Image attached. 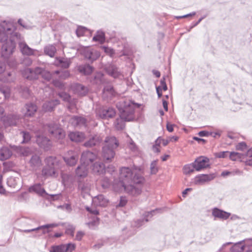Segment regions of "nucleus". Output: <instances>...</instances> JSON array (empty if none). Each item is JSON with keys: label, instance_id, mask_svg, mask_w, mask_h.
<instances>
[{"label": "nucleus", "instance_id": "16", "mask_svg": "<svg viewBox=\"0 0 252 252\" xmlns=\"http://www.w3.org/2000/svg\"><path fill=\"white\" fill-rule=\"evenodd\" d=\"M68 156L63 157V159L66 163L69 166H74L76 164L78 159V155L76 153L70 151L68 152Z\"/></svg>", "mask_w": 252, "mask_h": 252}, {"label": "nucleus", "instance_id": "23", "mask_svg": "<svg viewBox=\"0 0 252 252\" xmlns=\"http://www.w3.org/2000/svg\"><path fill=\"white\" fill-rule=\"evenodd\" d=\"M37 110L36 106L32 103H27L25 106L23 113L27 117H31L32 116Z\"/></svg>", "mask_w": 252, "mask_h": 252}, {"label": "nucleus", "instance_id": "41", "mask_svg": "<svg viewBox=\"0 0 252 252\" xmlns=\"http://www.w3.org/2000/svg\"><path fill=\"white\" fill-rule=\"evenodd\" d=\"M195 169L194 165L192 164H187L184 166L183 168L184 173L185 174H189L194 171Z\"/></svg>", "mask_w": 252, "mask_h": 252}, {"label": "nucleus", "instance_id": "38", "mask_svg": "<svg viewBox=\"0 0 252 252\" xmlns=\"http://www.w3.org/2000/svg\"><path fill=\"white\" fill-rule=\"evenodd\" d=\"M41 71L42 68L39 67H36L34 70L32 69V73L31 76H28V79L32 80L37 79Z\"/></svg>", "mask_w": 252, "mask_h": 252}, {"label": "nucleus", "instance_id": "25", "mask_svg": "<svg viewBox=\"0 0 252 252\" xmlns=\"http://www.w3.org/2000/svg\"><path fill=\"white\" fill-rule=\"evenodd\" d=\"M92 169L94 173L98 175L103 174L105 170L104 164L100 161L95 162L92 165Z\"/></svg>", "mask_w": 252, "mask_h": 252}, {"label": "nucleus", "instance_id": "54", "mask_svg": "<svg viewBox=\"0 0 252 252\" xmlns=\"http://www.w3.org/2000/svg\"><path fill=\"white\" fill-rule=\"evenodd\" d=\"M229 153L228 151L220 152L217 154V157L219 158H226L229 157Z\"/></svg>", "mask_w": 252, "mask_h": 252}, {"label": "nucleus", "instance_id": "57", "mask_svg": "<svg viewBox=\"0 0 252 252\" xmlns=\"http://www.w3.org/2000/svg\"><path fill=\"white\" fill-rule=\"evenodd\" d=\"M228 137L231 140H240V138L241 137H238V135L234 133H229L228 134ZM242 139H244L243 137H242Z\"/></svg>", "mask_w": 252, "mask_h": 252}, {"label": "nucleus", "instance_id": "36", "mask_svg": "<svg viewBox=\"0 0 252 252\" xmlns=\"http://www.w3.org/2000/svg\"><path fill=\"white\" fill-rule=\"evenodd\" d=\"M58 95L60 97L62 98L63 101L69 103V106H68L69 109H70L71 106L75 104V100H74L73 102H71L70 101V96L68 94L64 92H61L58 94Z\"/></svg>", "mask_w": 252, "mask_h": 252}, {"label": "nucleus", "instance_id": "45", "mask_svg": "<svg viewBox=\"0 0 252 252\" xmlns=\"http://www.w3.org/2000/svg\"><path fill=\"white\" fill-rule=\"evenodd\" d=\"M40 75H41L44 79L47 81H49L52 78V75L50 72L43 68H42V71L40 73Z\"/></svg>", "mask_w": 252, "mask_h": 252}, {"label": "nucleus", "instance_id": "58", "mask_svg": "<svg viewBox=\"0 0 252 252\" xmlns=\"http://www.w3.org/2000/svg\"><path fill=\"white\" fill-rule=\"evenodd\" d=\"M98 223L99 219L95 218L93 221L89 222L87 224L90 228H93L94 226L98 225Z\"/></svg>", "mask_w": 252, "mask_h": 252}, {"label": "nucleus", "instance_id": "34", "mask_svg": "<svg viewBox=\"0 0 252 252\" xmlns=\"http://www.w3.org/2000/svg\"><path fill=\"white\" fill-rule=\"evenodd\" d=\"M93 40L97 41L100 43H103L105 40V33L102 31H98L96 35L93 38Z\"/></svg>", "mask_w": 252, "mask_h": 252}, {"label": "nucleus", "instance_id": "18", "mask_svg": "<svg viewBox=\"0 0 252 252\" xmlns=\"http://www.w3.org/2000/svg\"><path fill=\"white\" fill-rule=\"evenodd\" d=\"M68 137L72 142H82L86 139V135L82 132H70Z\"/></svg>", "mask_w": 252, "mask_h": 252}, {"label": "nucleus", "instance_id": "60", "mask_svg": "<svg viewBox=\"0 0 252 252\" xmlns=\"http://www.w3.org/2000/svg\"><path fill=\"white\" fill-rule=\"evenodd\" d=\"M157 211V210H153L150 212H148L145 213L144 219L146 222H147L149 220L147 218L149 216H150L151 217L153 216L154 214Z\"/></svg>", "mask_w": 252, "mask_h": 252}, {"label": "nucleus", "instance_id": "32", "mask_svg": "<svg viewBox=\"0 0 252 252\" xmlns=\"http://www.w3.org/2000/svg\"><path fill=\"white\" fill-rule=\"evenodd\" d=\"M44 51L46 55L53 57L56 53L57 49L55 45L49 44L44 47Z\"/></svg>", "mask_w": 252, "mask_h": 252}, {"label": "nucleus", "instance_id": "8", "mask_svg": "<svg viewBox=\"0 0 252 252\" xmlns=\"http://www.w3.org/2000/svg\"><path fill=\"white\" fill-rule=\"evenodd\" d=\"M5 64L2 63H0V80L6 82L13 81L15 78L13 74L9 71H5Z\"/></svg>", "mask_w": 252, "mask_h": 252}, {"label": "nucleus", "instance_id": "3", "mask_svg": "<svg viewBox=\"0 0 252 252\" xmlns=\"http://www.w3.org/2000/svg\"><path fill=\"white\" fill-rule=\"evenodd\" d=\"M120 113V118H117L114 126L118 130L123 129L125 127V121H131L134 119V109L139 105L131 102L127 99H122L116 104Z\"/></svg>", "mask_w": 252, "mask_h": 252}, {"label": "nucleus", "instance_id": "43", "mask_svg": "<svg viewBox=\"0 0 252 252\" xmlns=\"http://www.w3.org/2000/svg\"><path fill=\"white\" fill-rule=\"evenodd\" d=\"M88 31V29L85 27H79L76 30V33L77 36L80 37L85 35Z\"/></svg>", "mask_w": 252, "mask_h": 252}, {"label": "nucleus", "instance_id": "2", "mask_svg": "<svg viewBox=\"0 0 252 252\" xmlns=\"http://www.w3.org/2000/svg\"><path fill=\"white\" fill-rule=\"evenodd\" d=\"M21 39V35L16 32L14 23L12 20H4L0 23V43L1 55L8 58L13 53L16 41Z\"/></svg>", "mask_w": 252, "mask_h": 252}, {"label": "nucleus", "instance_id": "19", "mask_svg": "<svg viewBox=\"0 0 252 252\" xmlns=\"http://www.w3.org/2000/svg\"><path fill=\"white\" fill-rule=\"evenodd\" d=\"M19 47L21 52L23 55L27 56L33 55H34V52L36 51L35 50L29 47L25 42H19Z\"/></svg>", "mask_w": 252, "mask_h": 252}, {"label": "nucleus", "instance_id": "50", "mask_svg": "<svg viewBox=\"0 0 252 252\" xmlns=\"http://www.w3.org/2000/svg\"><path fill=\"white\" fill-rule=\"evenodd\" d=\"M20 135L23 137L22 142H29L31 140L30 134L28 132L22 131L20 132Z\"/></svg>", "mask_w": 252, "mask_h": 252}, {"label": "nucleus", "instance_id": "59", "mask_svg": "<svg viewBox=\"0 0 252 252\" xmlns=\"http://www.w3.org/2000/svg\"><path fill=\"white\" fill-rule=\"evenodd\" d=\"M127 203V199L126 197L122 196L120 198V202L117 206L124 207Z\"/></svg>", "mask_w": 252, "mask_h": 252}, {"label": "nucleus", "instance_id": "24", "mask_svg": "<svg viewBox=\"0 0 252 252\" xmlns=\"http://www.w3.org/2000/svg\"><path fill=\"white\" fill-rule=\"evenodd\" d=\"M94 205L98 206L104 207L108 202V199L102 194H99L93 199Z\"/></svg>", "mask_w": 252, "mask_h": 252}, {"label": "nucleus", "instance_id": "47", "mask_svg": "<svg viewBox=\"0 0 252 252\" xmlns=\"http://www.w3.org/2000/svg\"><path fill=\"white\" fill-rule=\"evenodd\" d=\"M101 49L106 54L109 55L110 57H113L115 54V51L111 47L102 46Z\"/></svg>", "mask_w": 252, "mask_h": 252}, {"label": "nucleus", "instance_id": "13", "mask_svg": "<svg viewBox=\"0 0 252 252\" xmlns=\"http://www.w3.org/2000/svg\"><path fill=\"white\" fill-rule=\"evenodd\" d=\"M29 163L32 170L36 171L42 165V161L39 156L34 154L31 157Z\"/></svg>", "mask_w": 252, "mask_h": 252}, {"label": "nucleus", "instance_id": "55", "mask_svg": "<svg viewBox=\"0 0 252 252\" xmlns=\"http://www.w3.org/2000/svg\"><path fill=\"white\" fill-rule=\"evenodd\" d=\"M78 121V116H73L71 117L69 120V123L73 125L74 126H78V124L77 122Z\"/></svg>", "mask_w": 252, "mask_h": 252}, {"label": "nucleus", "instance_id": "20", "mask_svg": "<svg viewBox=\"0 0 252 252\" xmlns=\"http://www.w3.org/2000/svg\"><path fill=\"white\" fill-rule=\"evenodd\" d=\"M107 73L114 78L119 77L121 75V72L119 69L114 64H110L105 67Z\"/></svg>", "mask_w": 252, "mask_h": 252}, {"label": "nucleus", "instance_id": "14", "mask_svg": "<svg viewBox=\"0 0 252 252\" xmlns=\"http://www.w3.org/2000/svg\"><path fill=\"white\" fill-rule=\"evenodd\" d=\"M208 162L209 159L207 158L201 157L197 158L193 163L195 169L196 171H200L207 167L209 165Z\"/></svg>", "mask_w": 252, "mask_h": 252}, {"label": "nucleus", "instance_id": "48", "mask_svg": "<svg viewBox=\"0 0 252 252\" xmlns=\"http://www.w3.org/2000/svg\"><path fill=\"white\" fill-rule=\"evenodd\" d=\"M103 136L101 134L94 135L91 137L88 142H102Z\"/></svg>", "mask_w": 252, "mask_h": 252}, {"label": "nucleus", "instance_id": "15", "mask_svg": "<svg viewBox=\"0 0 252 252\" xmlns=\"http://www.w3.org/2000/svg\"><path fill=\"white\" fill-rule=\"evenodd\" d=\"M71 89L74 93L80 96L85 95L88 91V89L87 87L77 83L73 84L71 86Z\"/></svg>", "mask_w": 252, "mask_h": 252}, {"label": "nucleus", "instance_id": "56", "mask_svg": "<svg viewBox=\"0 0 252 252\" xmlns=\"http://www.w3.org/2000/svg\"><path fill=\"white\" fill-rule=\"evenodd\" d=\"M32 73V69L27 68L22 71V74L24 77L28 79V76H31Z\"/></svg>", "mask_w": 252, "mask_h": 252}, {"label": "nucleus", "instance_id": "39", "mask_svg": "<svg viewBox=\"0 0 252 252\" xmlns=\"http://www.w3.org/2000/svg\"><path fill=\"white\" fill-rule=\"evenodd\" d=\"M103 74L101 72H97L94 76L93 79L91 81L93 84L100 85L103 82Z\"/></svg>", "mask_w": 252, "mask_h": 252}, {"label": "nucleus", "instance_id": "52", "mask_svg": "<svg viewBox=\"0 0 252 252\" xmlns=\"http://www.w3.org/2000/svg\"><path fill=\"white\" fill-rule=\"evenodd\" d=\"M38 146L43 148L45 151H48L51 147L50 143H38Z\"/></svg>", "mask_w": 252, "mask_h": 252}, {"label": "nucleus", "instance_id": "9", "mask_svg": "<svg viewBox=\"0 0 252 252\" xmlns=\"http://www.w3.org/2000/svg\"><path fill=\"white\" fill-rule=\"evenodd\" d=\"M75 249V245L69 243L66 245L53 246L51 247L50 252H72Z\"/></svg>", "mask_w": 252, "mask_h": 252}, {"label": "nucleus", "instance_id": "30", "mask_svg": "<svg viewBox=\"0 0 252 252\" xmlns=\"http://www.w3.org/2000/svg\"><path fill=\"white\" fill-rule=\"evenodd\" d=\"M78 70L84 75H89L93 71L94 68L88 64L80 65L78 66Z\"/></svg>", "mask_w": 252, "mask_h": 252}, {"label": "nucleus", "instance_id": "11", "mask_svg": "<svg viewBox=\"0 0 252 252\" xmlns=\"http://www.w3.org/2000/svg\"><path fill=\"white\" fill-rule=\"evenodd\" d=\"M19 119V116L17 115L10 114L4 116L1 118V121L5 127L15 126Z\"/></svg>", "mask_w": 252, "mask_h": 252}, {"label": "nucleus", "instance_id": "7", "mask_svg": "<svg viewBox=\"0 0 252 252\" xmlns=\"http://www.w3.org/2000/svg\"><path fill=\"white\" fill-rule=\"evenodd\" d=\"M247 248V252H252V239H248L243 244L242 242L235 244L231 249V252H243Z\"/></svg>", "mask_w": 252, "mask_h": 252}, {"label": "nucleus", "instance_id": "27", "mask_svg": "<svg viewBox=\"0 0 252 252\" xmlns=\"http://www.w3.org/2000/svg\"><path fill=\"white\" fill-rule=\"evenodd\" d=\"M59 104V101L57 99L46 102L42 106L43 110L45 112L52 111L54 108Z\"/></svg>", "mask_w": 252, "mask_h": 252}, {"label": "nucleus", "instance_id": "5", "mask_svg": "<svg viewBox=\"0 0 252 252\" xmlns=\"http://www.w3.org/2000/svg\"><path fill=\"white\" fill-rule=\"evenodd\" d=\"M59 226V224L53 223L51 224H47L39 226L37 227L29 229H19L18 231L21 232H25V233H29L32 232H35L37 233H39V231H41L42 232L38 234H35L33 236L36 237L37 236H40L41 234H45L47 233H48L50 230V228L56 227Z\"/></svg>", "mask_w": 252, "mask_h": 252}, {"label": "nucleus", "instance_id": "6", "mask_svg": "<svg viewBox=\"0 0 252 252\" xmlns=\"http://www.w3.org/2000/svg\"><path fill=\"white\" fill-rule=\"evenodd\" d=\"M119 144V143H109L108 145L103 147L102 156L104 160L107 161H111L115 154L113 148L118 147Z\"/></svg>", "mask_w": 252, "mask_h": 252}, {"label": "nucleus", "instance_id": "1", "mask_svg": "<svg viewBox=\"0 0 252 252\" xmlns=\"http://www.w3.org/2000/svg\"><path fill=\"white\" fill-rule=\"evenodd\" d=\"M143 170L140 167L130 168L123 167L120 169V179L118 183L128 194L136 197L140 195L145 182V178L141 175Z\"/></svg>", "mask_w": 252, "mask_h": 252}, {"label": "nucleus", "instance_id": "29", "mask_svg": "<svg viewBox=\"0 0 252 252\" xmlns=\"http://www.w3.org/2000/svg\"><path fill=\"white\" fill-rule=\"evenodd\" d=\"M29 191L35 192L40 195L46 193L45 189L41 187V184H35L29 188Z\"/></svg>", "mask_w": 252, "mask_h": 252}, {"label": "nucleus", "instance_id": "44", "mask_svg": "<svg viewBox=\"0 0 252 252\" xmlns=\"http://www.w3.org/2000/svg\"><path fill=\"white\" fill-rule=\"evenodd\" d=\"M55 73L59 74V77L61 79H66V78H68L70 76L69 72L67 70L63 71L61 72L59 71H56L55 72Z\"/></svg>", "mask_w": 252, "mask_h": 252}, {"label": "nucleus", "instance_id": "22", "mask_svg": "<svg viewBox=\"0 0 252 252\" xmlns=\"http://www.w3.org/2000/svg\"><path fill=\"white\" fill-rule=\"evenodd\" d=\"M214 176L213 175L202 174L196 176L194 180L196 185H202L206 182L213 179Z\"/></svg>", "mask_w": 252, "mask_h": 252}, {"label": "nucleus", "instance_id": "17", "mask_svg": "<svg viewBox=\"0 0 252 252\" xmlns=\"http://www.w3.org/2000/svg\"><path fill=\"white\" fill-rule=\"evenodd\" d=\"M83 54L85 58L94 61L96 60L100 56L99 53L93 49L86 48L83 50Z\"/></svg>", "mask_w": 252, "mask_h": 252}, {"label": "nucleus", "instance_id": "51", "mask_svg": "<svg viewBox=\"0 0 252 252\" xmlns=\"http://www.w3.org/2000/svg\"><path fill=\"white\" fill-rule=\"evenodd\" d=\"M236 148L237 150L247 151L248 147L246 145V143H238L236 146Z\"/></svg>", "mask_w": 252, "mask_h": 252}, {"label": "nucleus", "instance_id": "63", "mask_svg": "<svg viewBox=\"0 0 252 252\" xmlns=\"http://www.w3.org/2000/svg\"><path fill=\"white\" fill-rule=\"evenodd\" d=\"M117 140L114 136H109L105 138V140L103 142H117Z\"/></svg>", "mask_w": 252, "mask_h": 252}, {"label": "nucleus", "instance_id": "40", "mask_svg": "<svg viewBox=\"0 0 252 252\" xmlns=\"http://www.w3.org/2000/svg\"><path fill=\"white\" fill-rule=\"evenodd\" d=\"M0 92L4 95L5 98L9 97L10 94V89L7 86H0Z\"/></svg>", "mask_w": 252, "mask_h": 252}, {"label": "nucleus", "instance_id": "26", "mask_svg": "<svg viewBox=\"0 0 252 252\" xmlns=\"http://www.w3.org/2000/svg\"><path fill=\"white\" fill-rule=\"evenodd\" d=\"M89 166L81 163L76 169V174L79 177H85L87 175Z\"/></svg>", "mask_w": 252, "mask_h": 252}, {"label": "nucleus", "instance_id": "61", "mask_svg": "<svg viewBox=\"0 0 252 252\" xmlns=\"http://www.w3.org/2000/svg\"><path fill=\"white\" fill-rule=\"evenodd\" d=\"M86 120L85 118L81 117H78V121L77 122L78 124V126H84L86 124Z\"/></svg>", "mask_w": 252, "mask_h": 252}, {"label": "nucleus", "instance_id": "33", "mask_svg": "<svg viewBox=\"0 0 252 252\" xmlns=\"http://www.w3.org/2000/svg\"><path fill=\"white\" fill-rule=\"evenodd\" d=\"M115 92L112 86L108 85L105 86L103 91V96L104 97H111L114 95Z\"/></svg>", "mask_w": 252, "mask_h": 252}, {"label": "nucleus", "instance_id": "35", "mask_svg": "<svg viewBox=\"0 0 252 252\" xmlns=\"http://www.w3.org/2000/svg\"><path fill=\"white\" fill-rule=\"evenodd\" d=\"M14 150L17 154L23 156H28L30 153V150L28 148L22 146H16L14 147Z\"/></svg>", "mask_w": 252, "mask_h": 252}, {"label": "nucleus", "instance_id": "28", "mask_svg": "<svg viewBox=\"0 0 252 252\" xmlns=\"http://www.w3.org/2000/svg\"><path fill=\"white\" fill-rule=\"evenodd\" d=\"M12 156V152L6 147H2L0 149V160L4 161L9 158Z\"/></svg>", "mask_w": 252, "mask_h": 252}, {"label": "nucleus", "instance_id": "64", "mask_svg": "<svg viewBox=\"0 0 252 252\" xmlns=\"http://www.w3.org/2000/svg\"><path fill=\"white\" fill-rule=\"evenodd\" d=\"M245 155L248 158H252V147L247 149Z\"/></svg>", "mask_w": 252, "mask_h": 252}, {"label": "nucleus", "instance_id": "42", "mask_svg": "<svg viewBox=\"0 0 252 252\" xmlns=\"http://www.w3.org/2000/svg\"><path fill=\"white\" fill-rule=\"evenodd\" d=\"M158 160L153 161L150 164V171L152 174H156L158 171L157 166Z\"/></svg>", "mask_w": 252, "mask_h": 252}, {"label": "nucleus", "instance_id": "10", "mask_svg": "<svg viewBox=\"0 0 252 252\" xmlns=\"http://www.w3.org/2000/svg\"><path fill=\"white\" fill-rule=\"evenodd\" d=\"M96 159V156L94 153L87 151L82 154L80 161L81 163L89 166Z\"/></svg>", "mask_w": 252, "mask_h": 252}, {"label": "nucleus", "instance_id": "31", "mask_svg": "<svg viewBox=\"0 0 252 252\" xmlns=\"http://www.w3.org/2000/svg\"><path fill=\"white\" fill-rule=\"evenodd\" d=\"M56 63L61 65L62 67L67 68L71 63V61L70 59L60 57L56 58Z\"/></svg>", "mask_w": 252, "mask_h": 252}, {"label": "nucleus", "instance_id": "21", "mask_svg": "<svg viewBox=\"0 0 252 252\" xmlns=\"http://www.w3.org/2000/svg\"><path fill=\"white\" fill-rule=\"evenodd\" d=\"M212 215L215 218L221 220H226L230 217V214L217 208H215L212 210Z\"/></svg>", "mask_w": 252, "mask_h": 252}, {"label": "nucleus", "instance_id": "46", "mask_svg": "<svg viewBox=\"0 0 252 252\" xmlns=\"http://www.w3.org/2000/svg\"><path fill=\"white\" fill-rule=\"evenodd\" d=\"M229 158L230 159H231L232 160L235 161L241 158V154L237 153V152H230Z\"/></svg>", "mask_w": 252, "mask_h": 252}, {"label": "nucleus", "instance_id": "49", "mask_svg": "<svg viewBox=\"0 0 252 252\" xmlns=\"http://www.w3.org/2000/svg\"><path fill=\"white\" fill-rule=\"evenodd\" d=\"M111 185V182L109 179L107 177H104L101 180V186L103 188L106 189L109 188Z\"/></svg>", "mask_w": 252, "mask_h": 252}, {"label": "nucleus", "instance_id": "53", "mask_svg": "<svg viewBox=\"0 0 252 252\" xmlns=\"http://www.w3.org/2000/svg\"><path fill=\"white\" fill-rule=\"evenodd\" d=\"M53 84L56 87H57L60 89L63 90L64 89V84L59 80H54Z\"/></svg>", "mask_w": 252, "mask_h": 252}, {"label": "nucleus", "instance_id": "4", "mask_svg": "<svg viewBox=\"0 0 252 252\" xmlns=\"http://www.w3.org/2000/svg\"><path fill=\"white\" fill-rule=\"evenodd\" d=\"M45 165L41 171V175L45 178L56 177L58 175L56 166L58 160L56 157L50 156L45 159Z\"/></svg>", "mask_w": 252, "mask_h": 252}, {"label": "nucleus", "instance_id": "12", "mask_svg": "<svg viewBox=\"0 0 252 252\" xmlns=\"http://www.w3.org/2000/svg\"><path fill=\"white\" fill-rule=\"evenodd\" d=\"M96 114L101 119H107L113 118L115 115L116 112L115 109L111 107L103 108L98 110Z\"/></svg>", "mask_w": 252, "mask_h": 252}, {"label": "nucleus", "instance_id": "62", "mask_svg": "<svg viewBox=\"0 0 252 252\" xmlns=\"http://www.w3.org/2000/svg\"><path fill=\"white\" fill-rule=\"evenodd\" d=\"M63 209L66 210L68 212H70L72 210L71 205L69 204H65L63 206H60Z\"/></svg>", "mask_w": 252, "mask_h": 252}, {"label": "nucleus", "instance_id": "37", "mask_svg": "<svg viewBox=\"0 0 252 252\" xmlns=\"http://www.w3.org/2000/svg\"><path fill=\"white\" fill-rule=\"evenodd\" d=\"M49 131L57 138H61L64 136L63 130L62 129L59 128L57 126H56V128L54 129H52L51 128H50Z\"/></svg>", "mask_w": 252, "mask_h": 252}]
</instances>
